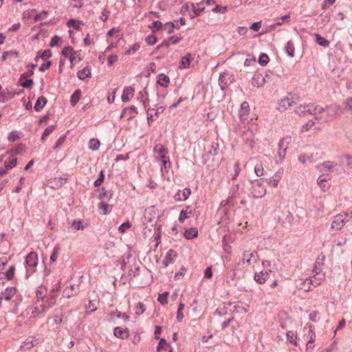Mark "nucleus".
Listing matches in <instances>:
<instances>
[{"label":"nucleus","instance_id":"1","mask_svg":"<svg viewBox=\"0 0 352 352\" xmlns=\"http://www.w3.org/2000/svg\"><path fill=\"white\" fill-rule=\"evenodd\" d=\"M324 111V109L322 107L312 103L304 105L300 104L295 109L296 113L300 116H315L314 119L316 120L318 118L317 117L318 114L322 113Z\"/></svg>","mask_w":352,"mask_h":352},{"label":"nucleus","instance_id":"2","mask_svg":"<svg viewBox=\"0 0 352 352\" xmlns=\"http://www.w3.org/2000/svg\"><path fill=\"white\" fill-rule=\"evenodd\" d=\"M317 265H320L319 262H316V267L314 269V272L316 274L314 276V280L312 279H306L302 284L300 287V289H304L305 291L310 290V285H314L315 287L318 286L321 283V280L324 278V275L322 274L318 278L316 277L317 275H319V269L317 267Z\"/></svg>","mask_w":352,"mask_h":352},{"label":"nucleus","instance_id":"3","mask_svg":"<svg viewBox=\"0 0 352 352\" xmlns=\"http://www.w3.org/2000/svg\"><path fill=\"white\" fill-rule=\"evenodd\" d=\"M289 145V140L288 138H282L280 140L278 144V151L277 155L275 156V161L276 163L279 164L283 162L284 160L285 155L287 149L288 148Z\"/></svg>","mask_w":352,"mask_h":352},{"label":"nucleus","instance_id":"4","mask_svg":"<svg viewBox=\"0 0 352 352\" xmlns=\"http://www.w3.org/2000/svg\"><path fill=\"white\" fill-rule=\"evenodd\" d=\"M266 193V188L263 185L261 179H256L252 182V194L254 197H263Z\"/></svg>","mask_w":352,"mask_h":352},{"label":"nucleus","instance_id":"5","mask_svg":"<svg viewBox=\"0 0 352 352\" xmlns=\"http://www.w3.org/2000/svg\"><path fill=\"white\" fill-rule=\"evenodd\" d=\"M347 217V213H340L336 215L331 223V228L336 230H341L346 224Z\"/></svg>","mask_w":352,"mask_h":352},{"label":"nucleus","instance_id":"6","mask_svg":"<svg viewBox=\"0 0 352 352\" xmlns=\"http://www.w3.org/2000/svg\"><path fill=\"white\" fill-rule=\"evenodd\" d=\"M206 153L203 155V158L206 164L210 159L214 160V157L217 154L218 145L215 144H210L207 148H206Z\"/></svg>","mask_w":352,"mask_h":352},{"label":"nucleus","instance_id":"7","mask_svg":"<svg viewBox=\"0 0 352 352\" xmlns=\"http://www.w3.org/2000/svg\"><path fill=\"white\" fill-rule=\"evenodd\" d=\"M243 263H247L248 265H252V263H255L258 260V252L255 250L249 252H244L243 254Z\"/></svg>","mask_w":352,"mask_h":352},{"label":"nucleus","instance_id":"8","mask_svg":"<svg viewBox=\"0 0 352 352\" xmlns=\"http://www.w3.org/2000/svg\"><path fill=\"white\" fill-rule=\"evenodd\" d=\"M47 309V307L44 305L37 306L36 303L27 309V311L30 312V318H34L42 314Z\"/></svg>","mask_w":352,"mask_h":352},{"label":"nucleus","instance_id":"9","mask_svg":"<svg viewBox=\"0 0 352 352\" xmlns=\"http://www.w3.org/2000/svg\"><path fill=\"white\" fill-rule=\"evenodd\" d=\"M249 113V104L247 102H242L239 112V118L241 122H244L248 120Z\"/></svg>","mask_w":352,"mask_h":352},{"label":"nucleus","instance_id":"10","mask_svg":"<svg viewBox=\"0 0 352 352\" xmlns=\"http://www.w3.org/2000/svg\"><path fill=\"white\" fill-rule=\"evenodd\" d=\"M338 164L331 161H325L318 165H317L316 168L320 171H333V168L336 166Z\"/></svg>","mask_w":352,"mask_h":352},{"label":"nucleus","instance_id":"11","mask_svg":"<svg viewBox=\"0 0 352 352\" xmlns=\"http://www.w3.org/2000/svg\"><path fill=\"white\" fill-rule=\"evenodd\" d=\"M191 194V190L189 188H185L182 190H179L175 195V199L176 201H185L186 200Z\"/></svg>","mask_w":352,"mask_h":352},{"label":"nucleus","instance_id":"12","mask_svg":"<svg viewBox=\"0 0 352 352\" xmlns=\"http://www.w3.org/2000/svg\"><path fill=\"white\" fill-rule=\"evenodd\" d=\"M26 265L29 267H34L38 265L37 254L34 252H31L26 256Z\"/></svg>","mask_w":352,"mask_h":352},{"label":"nucleus","instance_id":"13","mask_svg":"<svg viewBox=\"0 0 352 352\" xmlns=\"http://www.w3.org/2000/svg\"><path fill=\"white\" fill-rule=\"evenodd\" d=\"M78 292L79 286L75 285H70L69 287H66L63 291L64 296L67 298H69L76 295Z\"/></svg>","mask_w":352,"mask_h":352},{"label":"nucleus","instance_id":"14","mask_svg":"<svg viewBox=\"0 0 352 352\" xmlns=\"http://www.w3.org/2000/svg\"><path fill=\"white\" fill-rule=\"evenodd\" d=\"M265 82V77L261 74H256L252 79V85L254 87H259L263 86Z\"/></svg>","mask_w":352,"mask_h":352},{"label":"nucleus","instance_id":"15","mask_svg":"<svg viewBox=\"0 0 352 352\" xmlns=\"http://www.w3.org/2000/svg\"><path fill=\"white\" fill-rule=\"evenodd\" d=\"M134 89L131 87H125L123 90L122 100L123 102H129L134 95Z\"/></svg>","mask_w":352,"mask_h":352},{"label":"nucleus","instance_id":"16","mask_svg":"<svg viewBox=\"0 0 352 352\" xmlns=\"http://www.w3.org/2000/svg\"><path fill=\"white\" fill-rule=\"evenodd\" d=\"M113 334L116 337L120 339H126L129 336L128 329H123L120 327H116L114 329Z\"/></svg>","mask_w":352,"mask_h":352},{"label":"nucleus","instance_id":"17","mask_svg":"<svg viewBox=\"0 0 352 352\" xmlns=\"http://www.w3.org/2000/svg\"><path fill=\"white\" fill-rule=\"evenodd\" d=\"M304 331H307V338H309V340H307V350L309 349V344L313 343L315 340V333L314 332V331L312 330L311 329V326H305V328H304ZM309 348L312 349V346H309Z\"/></svg>","mask_w":352,"mask_h":352},{"label":"nucleus","instance_id":"18","mask_svg":"<svg viewBox=\"0 0 352 352\" xmlns=\"http://www.w3.org/2000/svg\"><path fill=\"white\" fill-rule=\"evenodd\" d=\"M112 192L111 190H107L104 188L100 190L99 199L101 201L108 202L112 198Z\"/></svg>","mask_w":352,"mask_h":352},{"label":"nucleus","instance_id":"19","mask_svg":"<svg viewBox=\"0 0 352 352\" xmlns=\"http://www.w3.org/2000/svg\"><path fill=\"white\" fill-rule=\"evenodd\" d=\"M181 37H174V36H171L169 38H168L167 40H165L160 45H159L156 50H159L160 49L161 47H169L171 43L173 44H177V43L179 42V41L181 40Z\"/></svg>","mask_w":352,"mask_h":352},{"label":"nucleus","instance_id":"20","mask_svg":"<svg viewBox=\"0 0 352 352\" xmlns=\"http://www.w3.org/2000/svg\"><path fill=\"white\" fill-rule=\"evenodd\" d=\"M192 56L190 54H186L184 56H183L179 64V67L180 68H187L190 66V64L191 63V60H192Z\"/></svg>","mask_w":352,"mask_h":352},{"label":"nucleus","instance_id":"21","mask_svg":"<svg viewBox=\"0 0 352 352\" xmlns=\"http://www.w3.org/2000/svg\"><path fill=\"white\" fill-rule=\"evenodd\" d=\"M269 276V274L267 272H260L259 273H256L254 275V280L256 283L259 284H263L265 282L266 279Z\"/></svg>","mask_w":352,"mask_h":352},{"label":"nucleus","instance_id":"22","mask_svg":"<svg viewBox=\"0 0 352 352\" xmlns=\"http://www.w3.org/2000/svg\"><path fill=\"white\" fill-rule=\"evenodd\" d=\"M47 102V100L44 96H41V97L38 98V99L34 104V110L36 111H40L41 110H42L43 109V107L46 104Z\"/></svg>","mask_w":352,"mask_h":352},{"label":"nucleus","instance_id":"23","mask_svg":"<svg viewBox=\"0 0 352 352\" xmlns=\"http://www.w3.org/2000/svg\"><path fill=\"white\" fill-rule=\"evenodd\" d=\"M77 76L80 80H85L87 78L90 77L91 76V68L89 67H85L82 69L78 72Z\"/></svg>","mask_w":352,"mask_h":352},{"label":"nucleus","instance_id":"24","mask_svg":"<svg viewBox=\"0 0 352 352\" xmlns=\"http://www.w3.org/2000/svg\"><path fill=\"white\" fill-rule=\"evenodd\" d=\"M155 151H157L159 154V157L160 160H164L166 158V154L168 153V148L163 145H157L154 148Z\"/></svg>","mask_w":352,"mask_h":352},{"label":"nucleus","instance_id":"25","mask_svg":"<svg viewBox=\"0 0 352 352\" xmlns=\"http://www.w3.org/2000/svg\"><path fill=\"white\" fill-rule=\"evenodd\" d=\"M47 293V289L44 285H40L36 291V296L38 300L41 299L42 301H43L45 298V295Z\"/></svg>","mask_w":352,"mask_h":352},{"label":"nucleus","instance_id":"26","mask_svg":"<svg viewBox=\"0 0 352 352\" xmlns=\"http://www.w3.org/2000/svg\"><path fill=\"white\" fill-rule=\"evenodd\" d=\"M198 231L195 228H190L184 232V237L186 239H192L197 236Z\"/></svg>","mask_w":352,"mask_h":352},{"label":"nucleus","instance_id":"27","mask_svg":"<svg viewBox=\"0 0 352 352\" xmlns=\"http://www.w3.org/2000/svg\"><path fill=\"white\" fill-rule=\"evenodd\" d=\"M175 255L176 254L173 250H169L163 261L164 266H168L169 264L173 263L174 262L173 256H175Z\"/></svg>","mask_w":352,"mask_h":352},{"label":"nucleus","instance_id":"28","mask_svg":"<svg viewBox=\"0 0 352 352\" xmlns=\"http://www.w3.org/2000/svg\"><path fill=\"white\" fill-rule=\"evenodd\" d=\"M16 292V289L15 287H8L5 289L3 295L4 296V298L6 300H10Z\"/></svg>","mask_w":352,"mask_h":352},{"label":"nucleus","instance_id":"29","mask_svg":"<svg viewBox=\"0 0 352 352\" xmlns=\"http://www.w3.org/2000/svg\"><path fill=\"white\" fill-rule=\"evenodd\" d=\"M157 83L163 87H167L169 84L168 76H167L164 74H161L158 75Z\"/></svg>","mask_w":352,"mask_h":352},{"label":"nucleus","instance_id":"30","mask_svg":"<svg viewBox=\"0 0 352 352\" xmlns=\"http://www.w3.org/2000/svg\"><path fill=\"white\" fill-rule=\"evenodd\" d=\"M316 43L320 46L327 47L329 46V41L319 34H315Z\"/></svg>","mask_w":352,"mask_h":352},{"label":"nucleus","instance_id":"31","mask_svg":"<svg viewBox=\"0 0 352 352\" xmlns=\"http://www.w3.org/2000/svg\"><path fill=\"white\" fill-rule=\"evenodd\" d=\"M112 208V206L107 204L105 201H101L98 204V209L101 210L102 214H107Z\"/></svg>","mask_w":352,"mask_h":352},{"label":"nucleus","instance_id":"32","mask_svg":"<svg viewBox=\"0 0 352 352\" xmlns=\"http://www.w3.org/2000/svg\"><path fill=\"white\" fill-rule=\"evenodd\" d=\"M285 52L289 57L294 56V45L292 41H289L285 47Z\"/></svg>","mask_w":352,"mask_h":352},{"label":"nucleus","instance_id":"33","mask_svg":"<svg viewBox=\"0 0 352 352\" xmlns=\"http://www.w3.org/2000/svg\"><path fill=\"white\" fill-rule=\"evenodd\" d=\"M81 95V91L76 89L71 96L70 102L71 104L74 107L79 101Z\"/></svg>","mask_w":352,"mask_h":352},{"label":"nucleus","instance_id":"34","mask_svg":"<svg viewBox=\"0 0 352 352\" xmlns=\"http://www.w3.org/2000/svg\"><path fill=\"white\" fill-rule=\"evenodd\" d=\"M294 101L289 98H284L279 103V108L287 109V108L292 106Z\"/></svg>","mask_w":352,"mask_h":352},{"label":"nucleus","instance_id":"35","mask_svg":"<svg viewBox=\"0 0 352 352\" xmlns=\"http://www.w3.org/2000/svg\"><path fill=\"white\" fill-rule=\"evenodd\" d=\"M17 158L13 156L10 157L6 162L5 164L7 169L12 168L16 165Z\"/></svg>","mask_w":352,"mask_h":352},{"label":"nucleus","instance_id":"36","mask_svg":"<svg viewBox=\"0 0 352 352\" xmlns=\"http://www.w3.org/2000/svg\"><path fill=\"white\" fill-rule=\"evenodd\" d=\"M34 346L33 342V340L31 338H28L21 345V348L23 350H28L32 349Z\"/></svg>","mask_w":352,"mask_h":352},{"label":"nucleus","instance_id":"37","mask_svg":"<svg viewBox=\"0 0 352 352\" xmlns=\"http://www.w3.org/2000/svg\"><path fill=\"white\" fill-rule=\"evenodd\" d=\"M82 24V21L74 19H71L67 21V25L69 27H74L76 30H80Z\"/></svg>","mask_w":352,"mask_h":352},{"label":"nucleus","instance_id":"38","mask_svg":"<svg viewBox=\"0 0 352 352\" xmlns=\"http://www.w3.org/2000/svg\"><path fill=\"white\" fill-rule=\"evenodd\" d=\"M100 142L98 140L92 138L89 140V147L93 151H96L99 148Z\"/></svg>","mask_w":352,"mask_h":352},{"label":"nucleus","instance_id":"39","mask_svg":"<svg viewBox=\"0 0 352 352\" xmlns=\"http://www.w3.org/2000/svg\"><path fill=\"white\" fill-rule=\"evenodd\" d=\"M287 338L290 343H292V344H294V345L297 346V342L296 341L297 335L294 331H288L287 333Z\"/></svg>","mask_w":352,"mask_h":352},{"label":"nucleus","instance_id":"40","mask_svg":"<svg viewBox=\"0 0 352 352\" xmlns=\"http://www.w3.org/2000/svg\"><path fill=\"white\" fill-rule=\"evenodd\" d=\"M340 108L336 105H332L327 109V111L329 116L333 117L340 111Z\"/></svg>","mask_w":352,"mask_h":352},{"label":"nucleus","instance_id":"41","mask_svg":"<svg viewBox=\"0 0 352 352\" xmlns=\"http://www.w3.org/2000/svg\"><path fill=\"white\" fill-rule=\"evenodd\" d=\"M135 314L137 316L142 315L145 311V305L143 302H140L135 307Z\"/></svg>","mask_w":352,"mask_h":352},{"label":"nucleus","instance_id":"42","mask_svg":"<svg viewBox=\"0 0 352 352\" xmlns=\"http://www.w3.org/2000/svg\"><path fill=\"white\" fill-rule=\"evenodd\" d=\"M36 65L35 64H32L29 65L28 67H31V69H30L28 72H25L21 76L20 80L22 81L23 79H24L25 78L32 76L34 74V69L36 67Z\"/></svg>","mask_w":352,"mask_h":352},{"label":"nucleus","instance_id":"43","mask_svg":"<svg viewBox=\"0 0 352 352\" xmlns=\"http://www.w3.org/2000/svg\"><path fill=\"white\" fill-rule=\"evenodd\" d=\"M329 178H327L325 175L322 174L319 176L317 179L318 184L321 187V188L324 190L325 186L324 183L327 182Z\"/></svg>","mask_w":352,"mask_h":352},{"label":"nucleus","instance_id":"44","mask_svg":"<svg viewBox=\"0 0 352 352\" xmlns=\"http://www.w3.org/2000/svg\"><path fill=\"white\" fill-rule=\"evenodd\" d=\"M169 293L168 292H165L162 294H159L157 300L162 304V305H166L168 303V296Z\"/></svg>","mask_w":352,"mask_h":352},{"label":"nucleus","instance_id":"45","mask_svg":"<svg viewBox=\"0 0 352 352\" xmlns=\"http://www.w3.org/2000/svg\"><path fill=\"white\" fill-rule=\"evenodd\" d=\"M20 138L19 133L16 131H11L8 137V140L10 142H14Z\"/></svg>","mask_w":352,"mask_h":352},{"label":"nucleus","instance_id":"46","mask_svg":"<svg viewBox=\"0 0 352 352\" xmlns=\"http://www.w3.org/2000/svg\"><path fill=\"white\" fill-rule=\"evenodd\" d=\"M270 60L268 56L266 54H262L258 58V63L262 65H266Z\"/></svg>","mask_w":352,"mask_h":352},{"label":"nucleus","instance_id":"47","mask_svg":"<svg viewBox=\"0 0 352 352\" xmlns=\"http://www.w3.org/2000/svg\"><path fill=\"white\" fill-rule=\"evenodd\" d=\"M140 47V45L139 43H136L133 44L126 52L125 54L126 55H131L134 54L135 52L139 50Z\"/></svg>","mask_w":352,"mask_h":352},{"label":"nucleus","instance_id":"48","mask_svg":"<svg viewBox=\"0 0 352 352\" xmlns=\"http://www.w3.org/2000/svg\"><path fill=\"white\" fill-rule=\"evenodd\" d=\"M163 28V25L162 22L160 21H155L153 22L151 25H149V28L152 29L153 31L160 30Z\"/></svg>","mask_w":352,"mask_h":352},{"label":"nucleus","instance_id":"49","mask_svg":"<svg viewBox=\"0 0 352 352\" xmlns=\"http://www.w3.org/2000/svg\"><path fill=\"white\" fill-rule=\"evenodd\" d=\"M168 346H169V345L166 342V340L164 338H162V339H160V342L158 343V345L157 346V351H160L162 349H164L166 347H168Z\"/></svg>","mask_w":352,"mask_h":352},{"label":"nucleus","instance_id":"50","mask_svg":"<svg viewBox=\"0 0 352 352\" xmlns=\"http://www.w3.org/2000/svg\"><path fill=\"white\" fill-rule=\"evenodd\" d=\"M15 271V267L14 265L10 266L8 270L6 273V276L8 280H12Z\"/></svg>","mask_w":352,"mask_h":352},{"label":"nucleus","instance_id":"51","mask_svg":"<svg viewBox=\"0 0 352 352\" xmlns=\"http://www.w3.org/2000/svg\"><path fill=\"white\" fill-rule=\"evenodd\" d=\"M316 123L315 120H310L307 122H306L305 124L302 126V131H308L311 126L314 125Z\"/></svg>","mask_w":352,"mask_h":352},{"label":"nucleus","instance_id":"52","mask_svg":"<svg viewBox=\"0 0 352 352\" xmlns=\"http://www.w3.org/2000/svg\"><path fill=\"white\" fill-rule=\"evenodd\" d=\"M59 250H60V248L58 246L54 248L53 253L52 254V255L50 256L51 262L54 263L55 261H56L58 256Z\"/></svg>","mask_w":352,"mask_h":352},{"label":"nucleus","instance_id":"53","mask_svg":"<svg viewBox=\"0 0 352 352\" xmlns=\"http://www.w3.org/2000/svg\"><path fill=\"white\" fill-rule=\"evenodd\" d=\"M72 227L76 230H82L84 229V226H82L81 221L74 220L72 223Z\"/></svg>","mask_w":352,"mask_h":352},{"label":"nucleus","instance_id":"54","mask_svg":"<svg viewBox=\"0 0 352 352\" xmlns=\"http://www.w3.org/2000/svg\"><path fill=\"white\" fill-rule=\"evenodd\" d=\"M131 226V223L126 221V222L123 223L122 225L120 226L118 228V230L120 232L123 233L125 232L126 228H129Z\"/></svg>","mask_w":352,"mask_h":352},{"label":"nucleus","instance_id":"55","mask_svg":"<svg viewBox=\"0 0 352 352\" xmlns=\"http://www.w3.org/2000/svg\"><path fill=\"white\" fill-rule=\"evenodd\" d=\"M65 139H66V135H61L56 141V143L54 147V149H55V150L58 149L65 141Z\"/></svg>","mask_w":352,"mask_h":352},{"label":"nucleus","instance_id":"56","mask_svg":"<svg viewBox=\"0 0 352 352\" xmlns=\"http://www.w3.org/2000/svg\"><path fill=\"white\" fill-rule=\"evenodd\" d=\"M9 98H10V93L8 92H5V91H1L0 93V102H2V103H4L6 102Z\"/></svg>","mask_w":352,"mask_h":352},{"label":"nucleus","instance_id":"57","mask_svg":"<svg viewBox=\"0 0 352 352\" xmlns=\"http://www.w3.org/2000/svg\"><path fill=\"white\" fill-rule=\"evenodd\" d=\"M34 84V82L32 79H26L23 81V82H21V85L23 87V88H32V85Z\"/></svg>","mask_w":352,"mask_h":352},{"label":"nucleus","instance_id":"58","mask_svg":"<svg viewBox=\"0 0 352 352\" xmlns=\"http://www.w3.org/2000/svg\"><path fill=\"white\" fill-rule=\"evenodd\" d=\"M157 41V39L154 36H148L146 38V42L148 45H155Z\"/></svg>","mask_w":352,"mask_h":352},{"label":"nucleus","instance_id":"59","mask_svg":"<svg viewBox=\"0 0 352 352\" xmlns=\"http://www.w3.org/2000/svg\"><path fill=\"white\" fill-rule=\"evenodd\" d=\"M74 52V49L72 47H66L62 50L63 56L69 57V56Z\"/></svg>","mask_w":352,"mask_h":352},{"label":"nucleus","instance_id":"60","mask_svg":"<svg viewBox=\"0 0 352 352\" xmlns=\"http://www.w3.org/2000/svg\"><path fill=\"white\" fill-rule=\"evenodd\" d=\"M255 173L257 176H262L264 173V169L262 164H259L255 166L254 168Z\"/></svg>","mask_w":352,"mask_h":352},{"label":"nucleus","instance_id":"61","mask_svg":"<svg viewBox=\"0 0 352 352\" xmlns=\"http://www.w3.org/2000/svg\"><path fill=\"white\" fill-rule=\"evenodd\" d=\"M61 40V38L57 35L53 36L50 41V47H53L57 45L58 43Z\"/></svg>","mask_w":352,"mask_h":352},{"label":"nucleus","instance_id":"62","mask_svg":"<svg viewBox=\"0 0 352 352\" xmlns=\"http://www.w3.org/2000/svg\"><path fill=\"white\" fill-rule=\"evenodd\" d=\"M51 65H52V61L51 60H47V61L45 62L43 64H42L40 66L38 69L41 72H45V70H47V69H48L50 68Z\"/></svg>","mask_w":352,"mask_h":352},{"label":"nucleus","instance_id":"63","mask_svg":"<svg viewBox=\"0 0 352 352\" xmlns=\"http://www.w3.org/2000/svg\"><path fill=\"white\" fill-rule=\"evenodd\" d=\"M56 125L52 124L47 126L43 131L44 136H48L56 129Z\"/></svg>","mask_w":352,"mask_h":352},{"label":"nucleus","instance_id":"64","mask_svg":"<svg viewBox=\"0 0 352 352\" xmlns=\"http://www.w3.org/2000/svg\"><path fill=\"white\" fill-rule=\"evenodd\" d=\"M346 109L352 112V97L349 98L345 100Z\"/></svg>","mask_w":352,"mask_h":352}]
</instances>
